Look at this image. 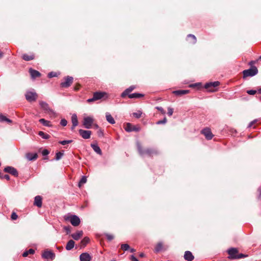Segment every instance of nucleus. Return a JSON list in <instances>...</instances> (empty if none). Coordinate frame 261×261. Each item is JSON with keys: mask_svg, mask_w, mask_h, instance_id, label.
<instances>
[{"mask_svg": "<svg viewBox=\"0 0 261 261\" xmlns=\"http://www.w3.org/2000/svg\"><path fill=\"white\" fill-rule=\"evenodd\" d=\"M137 147L139 154L141 155L146 154L149 156H152L153 155L158 154V151L154 148H147L144 149L139 142L137 143Z\"/></svg>", "mask_w": 261, "mask_h": 261, "instance_id": "nucleus-1", "label": "nucleus"}, {"mask_svg": "<svg viewBox=\"0 0 261 261\" xmlns=\"http://www.w3.org/2000/svg\"><path fill=\"white\" fill-rule=\"evenodd\" d=\"M227 252L229 254L228 258L231 259H240L247 256V255L243 253H239L238 249L236 248H231L229 249L228 250Z\"/></svg>", "mask_w": 261, "mask_h": 261, "instance_id": "nucleus-2", "label": "nucleus"}, {"mask_svg": "<svg viewBox=\"0 0 261 261\" xmlns=\"http://www.w3.org/2000/svg\"><path fill=\"white\" fill-rule=\"evenodd\" d=\"M64 219L66 221H69L73 226H77L81 222L79 217L74 215H65Z\"/></svg>", "mask_w": 261, "mask_h": 261, "instance_id": "nucleus-3", "label": "nucleus"}, {"mask_svg": "<svg viewBox=\"0 0 261 261\" xmlns=\"http://www.w3.org/2000/svg\"><path fill=\"white\" fill-rule=\"evenodd\" d=\"M258 73V69L256 66H252L250 69L244 70L243 71V78L245 79L248 76H253Z\"/></svg>", "mask_w": 261, "mask_h": 261, "instance_id": "nucleus-4", "label": "nucleus"}, {"mask_svg": "<svg viewBox=\"0 0 261 261\" xmlns=\"http://www.w3.org/2000/svg\"><path fill=\"white\" fill-rule=\"evenodd\" d=\"M220 85V82L216 81L214 82H210L206 83L204 85V88L207 89L209 92H215L216 91V88Z\"/></svg>", "mask_w": 261, "mask_h": 261, "instance_id": "nucleus-5", "label": "nucleus"}, {"mask_svg": "<svg viewBox=\"0 0 261 261\" xmlns=\"http://www.w3.org/2000/svg\"><path fill=\"white\" fill-rule=\"evenodd\" d=\"M107 93L105 92H96L93 93V96L92 98H89L87 100V102L90 103L95 101L97 100L101 99Z\"/></svg>", "mask_w": 261, "mask_h": 261, "instance_id": "nucleus-6", "label": "nucleus"}, {"mask_svg": "<svg viewBox=\"0 0 261 261\" xmlns=\"http://www.w3.org/2000/svg\"><path fill=\"white\" fill-rule=\"evenodd\" d=\"M55 256V254L53 251L48 250H45L42 253V257L47 261L54 260Z\"/></svg>", "mask_w": 261, "mask_h": 261, "instance_id": "nucleus-7", "label": "nucleus"}, {"mask_svg": "<svg viewBox=\"0 0 261 261\" xmlns=\"http://www.w3.org/2000/svg\"><path fill=\"white\" fill-rule=\"evenodd\" d=\"M25 97L29 102L35 101L38 98V94L35 92L28 91L25 94Z\"/></svg>", "mask_w": 261, "mask_h": 261, "instance_id": "nucleus-8", "label": "nucleus"}, {"mask_svg": "<svg viewBox=\"0 0 261 261\" xmlns=\"http://www.w3.org/2000/svg\"><path fill=\"white\" fill-rule=\"evenodd\" d=\"M39 105L41 108L45 112L48 114H54V112L49 107L47 103L43 101H39Z\"/></svg>", "mask_w": 261, "mask_h": 261, "instance_id": "nucleus-9", "label": "nucleus"}, {"mask_svg": "<svg viewBox=\"0 0 261 261\" xmlns=\"http://www.w3.org/2000/svg\"><path fill=\"white\" fill-rule=\"evenodd\" d=\"M201 133L203 134L207 140H211L214 137V135L212 134L211 129L208 127H205L203 128L201 131Z\"/></svg>", "mask_w": 261, "mask_h": 261, "instance_id": "nucleus-10", "label": "nucleus"}, {"mask_svg": "<svg viewBox=\"0 0 261 261\" xmlns=\"http://www.w3.org/2000/svg\"><path fill=\"white\" fill-rule=\"evenodd\" d=\"M124 129L127 132H139L140 130V127L138 126L132 125L130 123H127L124 127Z\"/></svg>", "mask_w": 261, "mask_h": 261, "instance_id": "nucleus-11", "label": "nucleus"}, {"mask_svg": "<svg viewBox=\"0 0 261 261\" xmlns=\"http://www.w3.org/2000/svg\"><path fill=\"white\" fill-rule=\"evenodd\" d=\"M93 119L91 117H86L84 118L83 125L86 128H90L92 127Z\"/></svg>", "mask_w": 261, "mask_h": 261, "instance_id": "nucleus-12", "label": "nucleus"}, {"mask_svg": "<svg viewBox=\"0 0 261 261\" xmlns=\"http://www.w3.org/2000/svg\"><path fill=\"white\" fill-rule=\"evenodd\" d=\"M4 171L5 172L11 174L15 177H17L18 175V173L17 170L15 168L11 166H7L5 167Z\"/></svg>", "mask_w": 261, "mask_h": 261, "instance_id": "nucleus-13", "label": "nucleus"}, {"mask_svg": "<svg viewBox=\"0 0 261 261\" xmlns=\"http://www.w3.org/2000/svg\"><path fill=\"white\" fill-rule=\"evenodd\" d=\"M65 82L61 83V87L63 88H68L72 83L73 79L72 77L68 76L65 79Z\"/></svg>", "mask_w": 261, "mask_h": 261, "instance_id": "nucleus-14", "label": "nucleus"}, {"mask_svg": "<svg viewBox=\"0 0 261 261\" xmlns=\"http://www.w3.org/2000/svg\"><path fill=\"white\" fill-rule=\"evenodd\" d=\"M79 132L80 136L85 139L90 138L92 133L90 130H86L82 129H79Z\"/></svg>", "mask_w": 261, "mask_h": 261, "instance_id": "nucleus-15", "label": "nucleus"}, {"mask_svg": "<svg viewBox=\"0 0 261 261\" xmlns=\"http://www.w3.org/2000/svg\"><path fill=\"white\" fill-rule=\"evenodd\" d=\"M91 256L87 252L83 253L80 256V261H90Z\"/></svg>", "mask_w": 261, "mask_h": 261, "instance_id": "nucleus-16", "label": "nucleus"}, {"mask_svg": "<svg viewBox=\"0 0 261 261\" xmlns=\"http://www.w3.org/2000/svg\"><path fill=\"white\" fill-rule=\"evenodd\" d=\"M184 258L187 261H192L194 259V256L190 251H186L185 252Z\"/></svg>", "mask_w": 261, "mask_h": 261, "instance_id": "nucleus-17", "label": "nucleus"}, {"mask_svg": "<svg viewBox=\"0 0 261 261\" xmlns=\"http://www.w3.org/2000/svg\"><path fill=\"white\" fill-rule=\"evenodd\" d=\"M29 73L33 79H35L41 76V73L39 71L32 68L29 69Z\"/></svg>", "mask_w": 261, "mask_h": 261, "instance_id": "nucleus-18", "label": "nucleus"}, {"mask_svg": "<svg viewBox=\"0 0 261 261\" xmlns=\"http://www.w3.org/2000/svg\"><path fill=\"white\" fill-rule=\"evenodd\" d=\"M42 198L40 196H37L35 197L34 205L37 206L38 207L42 206Z\"/></svg>", "mask_w": 261, "mask_h": 261, "instance_id": "nucleus-19", "label": "nucleus"}, {"mask_svg": "<svg viewBox=\"0 0 261 261\" xmlns=\"http://www.w3.org/2000/svg\"><path fill=\"white\" fill-rule=\"evenodd\" d=\"M135 86H131L129 88L125 89L121 95V96L122 97H125L126 95H128L129 93L131 92L133 90H134L135 89Z\"/></svg>", "mask_w": 261, "mask_h": 261, "instance_id": "nucleus-20", "label": "nucleus"}, {"mask_svg": "<svg viewBox=\"0 0 261 261\" xmlns=\"http://www.w3.org/2000/svg\"><path fill=\"white\" fill-rule=\"evenodd\" d=\"M71 121L72 123V125L71 127V129L73 130L76 126L78 125L79 122L77 118V116L76 114H74L71 116Z\"/></svg>", "mask_w": 261, "mask_h": 261, "instance_id": "nucleus-21", "label": "nucleus"}, {"mask_svg": "<svg viewBox=\"0 0 261 261\" xmlns=\"http://www.w3.org/2000/svg\"><path fill=\"white\" fill-rule=\"evenodd\" d=\"M189 92H190V90H179L174 91L173 92V93L177 96H181L183 95H185V94L189 93Z\"/></svg>", "mask_w": 261, "mask_h": 261, "instance_id": "nucleus-22", "label": "nucleus"}, {"mask_svg": "<svg viewBox=\"0 0 261 261\" xmlns=\"http://www.w3.org/2000/svg\"><path fill=\"white\" fill-rule=\"evenodd\" d=\"M25 157L29 161H35L38 158L37 153H27L25 154Z\"/></svg>", "mask_w": 261, "mask_h": 261, "instance_id": "nucleus-23", "label": "nucleus"}, {"mask_svg": "<svg viewBox=\"0 0 261 261\" xmlns=\"http://www.w3.org/2000/svg\"><path fill=\"white\" fill-rule=\"evenodd\" d=\"M83 235V231L80 230L71 234L72 238L75 240H79Z\"/></svg>", "mask_w": 261, "mask_h": 261, "instance_id": "nucleus-24", "label": "nucleus"}, {"mask_svg": "<svg viewBox=\"0 0 261 261\" xmlns=\"http://www.w3.org/2000/svg\"><path fill=\"white\" fill-rule=\"evenodd\" d=\"M22 58L26 61H29L34 60L35 58V56L33 54L31 55L25 54L22 55Z\"/></svg>", "mask_w": 261, "mask_h": 261, "instance_id": "nucleus-25", "label": "nucleus"}, {"mask_svg": "<svg viewBox=\"0 0 261 261\" xmlns=\"http://www.w3.org/2000/svg\"><path fill=\"white\" fill-rule=\"evenodd\" d=\"M75 242L72 240H69L66 246V249L67 250H71L74 246Z\"/></svg>", "mask_w": 261, "mask_h": 261, "instance_id": "nucleus-26", "label": "nucleus"}, {"mask_svg": "<svg viewBox=\"0 0 261 261\" xmlns=\"http://www.w3.org/2000/svg\"><path fill=\"white\" fill-rule=\"evenodd\" d=\"M90 241V239L88 237H85L80 242V247L81 248H84L85 247L86 245L89 243Z\"/></svg>", "mask_w": 261, "mask_h": 261, "instance_id": "nucleus-27", "label": "nucleus"}, {"mask_svg": "<svg viewBox=\"0 0 261 261\" xmlns=\"http://www.w3.org/2000/svg\"><path fill=\"white\" fill-rule=\"evenodd\" d=\"M0 122H6L8 123H12V121L10 119L7 118L5 116L3 115L2 114H0Z\"/></svg>", "mask_w": 261, "mask_h": 261, "instance_id": "nucleus-28", "label": "nucleus"}, {"mask_svg": "<svg viewBox=\"0 0 261 261\" xmlns=\"http://www.w3.org/2000/svg\"><path fill=\"white\" fill-rule=\"evenodd\" d=\"M91 146L97 153L100 155L102 154V151L100 148L97 144H91Z\"/></svg>", "mask_w": 261, "mask_h": 261, "instance_id": "nucleus-29", "label": "nucleus"}, {"mask_svg": "<svg viewBox=\"0 0 261 261\" xmlns=\"http://www.w3.org/2000/svg\"><path fill=\"white\" fill-rule=\"evenodd\" d=\"M106 119L108 122H109L110 124H113L115 123V121L113 118V117L112 116V115L107 113H106Z\"/></svg>", "mask_w": 261, "mask_h": 261, "instance_id": "nucleus-30", "label": "nucleus"}, {"mask_svg": "<svg viewBox=\"0 0 261 261\" xmlns=\"http://www.w3.org/2000/svg\"><path fill=\"white\" fill-rule=\"evenodd\" d=\"M144 94L141 93H133L128 95V97L129 98H139L143 97L144 96Z\"/></svg>", "mask_w": 261, "mask_h": 261, "instance_id": "nucleus-31", "label": "nucleus"}, {"mask_svg": "<svg viewBox=\"0 0 261 261\" xmlns=\"http://www.w3.org/2000/svg\"><path fill=\"white\" fill-rule=\"evenodd\" d=\"M39 121L44 126L49 127L51 126V122L45 119L41 118L39 120Z\"/></svg>", "mask_w": 261, "mask_h": 261, "instance_id": "nucleus-32", "label": "nucleus"}, {"mask_svg": "<svg viewBox=\"0 0 261 261\" xmlns=\"http://www.w3.org/2000/svg\"><path fill=\"white\" fill-rule=\"evenodd\" d=\"M187 38H191V41L190 42V43H191V44H194L196 43L197 42V39H196V37H195V35H192V34H189L188 36H187Z\"/></svg>", "mask_w": 261, "mask_h": 261, "instance_id": "nucleus-33", "label": "nucleus"}, {"mask_svg": "<svg viewBox=\"0 0 261 261\" xmlns=\"http://www.w3.org/2000/svg\"><path fill=\"white\" fill-rule=\"evenodd\" d=\"M163 246L162 243H158L154 248L155 252H159L161 251L163 249Z\"/></svg>", "mask_w": 261, "mask_h": 261, "instance_id": "nucleus-34", "label": "nucleus"}, {"mask_svg": "<svg viewBox=\"0 0 261 261\" xmlns=\"http://www.w3.org/2000/svg\"><path fill=\"white\" fill-rule=\"evenodd\" d=\"M35 253V250L33 249H30L29 250L24 251L22 254L23 257H27L29 254H33Z\"/></svg>", "mask_w": 261, "mask_h": 261, "instance_id": "nucleus-35", "label": "nucleus"}, {"mask_svg": "<svg viewBox=\"0 0 261 261\" xmlns=\"http://www.w3.org/2000/svg\"><path fill=\"white\" fill-rule=\"evenodd\" d=\"M87 181V177L85 176H82L80 181L79 182L78 186L80 188L81 187L83 184H85Z\"/></svg>", "mask_w": 261, "mask_h": 261, "instance_id": "nucleus-36", "label": "nucleus"}, {"mask_svg": "<svg viewBox=\"0 0 261 261\" xmlns=\"http://www.w3.org/2000/svg\"><path fill=\"white\" fill-rule=\"evenodd\" d=\"M38 135L45 139H48L50 138V136L49 135L45 134L42 131L39 132Z\"/></svg>", "mask_w": 261, "mask_h": 261, "instance_id": "nucleus-37", "label": "nucleus"}, {"mask_svg": "<svg viewBox=\"0 0 261 261\" xmlns=\"http://www.w3.org/2000/svg\"><path fill=\"white\" fill-rule=\"evenodd\" d=\"M121 248L124 251H126L130 249V247L127 244H122L121 245Z\"/></svg>", "mask_w": 261, "mask_h": 261, "instance_id": "nucleus-38", "label": "nucleus"}, {"mask_svg": "<svg viewBox=\"0 0 261 261\" xmlns=\"http://www.w3.org/2000/svg\"><path fill=\"white\" fill-rule=\"evenodd\" d=\"M142 113L140 111H138L137 112L133 113V115L134 117L137 118H139L141 117Z\"/></svg>", "mask_w": 261, "mask_h": 261, "instance_id": "nucleus-39", "label": "nucleus"}, {"mask_svg": "<svg viewBox=\"0 0 261 261\" xmlns=\"http://www.w3.org/2000/svg\"><path fill=\"white\" fill-rule=\"evenodd\" d=\"M64 153L62 152H58L56 154V160H59L63 156Z\"/></svg>", "mask_w": 261, "mask_h": 261, "instance_id": "nucleus-40", "label": "nucleus"}, {"mask_svg": "<svg viewBox=\"0 0 261 261\" xmlns=\"http://www.w3.org/2000/svg\"><path fill=\"white\" fill-rule=\"evenodd\" d=\"M11 218L12 220H15L18 218V215L15 212H12L11 216Z\"/></svg>", "mask_w": 261, "mask_h": 261, "instance_id": "nucleus-41", "label": "nucleus"}, {"mask_svg": "<svg viewBox=\"0 0 261 261\" xmlns=\"http://www.w3.org/2000/svg\"><path fill=\"white\" fill-rule=\"evenodd\" d=\"M57 76V74L55 72H50L48 74V77L49 78L56 77Z\"/></svg>", "mask_w": 261, "mask_h": 261, "instance_id": "nucleus-42", "label": "nucleus"}, {"mask_svg": "<svg viewBox=\"0 0 261 261\" xmlns=\"http://www.w3.org/2000/svg\"><path fill=\"white\" fill-rule=\"evenodd\" d=\"M60 124L63 126H65L67 124V121L65 119H62L61 120Z\"/></svg>", "mask_w": 261, "mask_h": 261, "instance_id": "nucleus-43", "label": "nucleus"}, {"mask_svg": "<svg viewBox=\"0 0 261 261\" xmlns=\"http://www.w3.org/2000/svg\"><path fill=\"white\" fill-rule=\"evenodd\" d=\"M167 122V119L166 117H165L163 120H159L156 122L157 124H164L166 123Z\"/></svg>", "mask_w": 261, "mask_h": 261, "instance_id": "nucleus-44", "label": "nucleus"}, {"mask_svg": "<svg viewBox=\"0 0 261 261\" xmlns=\"http://www.w3.org/2000/svg\"><path fill=\"white\" fill-rule=\"evenodd\" d=\"M64 229L66 231L67 234H69L71 231V227L70 226H65Z\"/></svg>", "mask_w": 261, "mask_h": 261, "instance_id": "nucleus-45", "label": "nucleus"}, {"mask_svg": "<svg viewBox=\"0 0 261 261\" xmlns=\"http://www.w3.org/2000/svg\"><path fill=\"white\" fill-rule=\"evenodd\" d=\"M173 109L171 108H168V114L169 116H171L173 114Z\"/></svg>", "mask_w": 261, "mask_h": 261, "instance_id": "nucleus-46", "label": "nucleus"}, {"mask_svg": "<svg viewBox=\"0 0 261 261\" xmlns=\"http://www.w3.org/2000/svg\"><path fill=\"white\" fill-rule=\"evenodd\" d=\"M247 93L250 95H254L256 93V91L253 90H247Z\"/></svg>", "mask_w": 261, "mask_h": 261, "instance_id": "nucleus-47", "label": "nucleus"}, {"mask_svg": "<svg viewBox=\"0 0 261 261\" xmlns=\"http://www.w3.org/2000/svg\"><path fill=\"white\" fill-rule=\"evenodd\" d=\"M156 108L159 111H160L162 113V114H164V115L165 114L166 112H165V111L163 109V108H162V107H157Z\"/></svg>", "mask_w": 261, "mask_h": 261, "instance_id": "nucleus-48", "label": "nucleus"}, {"mask_svg": "<svg viewBox=\"0 0 261 261\" xmlns=\"http://www.w3.org/2000/svg\"><path fill=\"white\" fill-rule=\"evenodd\" d=\"M49 153V152L47 149H44L42 152V154L44 156L48 155Z\"/></svg>", "mask_w": 261, "mask_h": 261, "instance_id": "nucleus-49", "label": "nucleus"}, {"mask_svg": "<svg viewBox=\"0 0 261 261\" xmlns=\"http://www.w3.org/2000/svg\"><path fill=\"white\" fill-rule=\"evenodd\" d=\"M107 238L109 240L111 241L114 239V236L113 235L108 234H107Z\"/></svg>", "mask_w": 261, "mask_h": 261, "instance_id": "nucleus-50", "label": "nucleus"}, {"mask_svg": "<svg viewBox=\"0 0 261 261\" xmlns=\"http://www.w3.org/2000/svg\"><path fill=\"white\" fill-rule=\"evenodd\" d=\"M81 87V85L80 84H77L74 87V90L78 91Z\"/></svg>", "mask_w": 261, "mask_h": 261, "instance_id": "nucleus-51", "label": "nucleus"}, {"mask_svg": "<svg viewBox=\"0 0 261 261\" xmlns=\"http://www.w3.org/2000/svg\"><path fill=\"white\" fill-rule=\"evenodd\" d=\"M201 85V84L200 83H196V84H191L190 85V87H196L197 86H200Z\"/></svg>", "mask_w": 261, "mask_h": 261, "instance_id": "nucleus-52", "label": "nucleus"}, {"mask_svg": "<svg viewBox=\"0 0 261 261\" xmlns=\"http://www.w3.org/2000/svg\"><path fill=\"white\" fill-rule=\"evenodd\" d=\"M3 178H5L7 179V180H10V176L8 174H5L4 176H3Z\"/></svg>", "mask_w": 261, "mask_h": 261, "instance_id": "nucleus-53", "label": "nucleus"}, {"mask_svg": "<svg viewBox=\"0 0 261 261\" xmlns=\"http://www.w3.org/2000/svg\"><path fill=\"white\" fill-rule=\"evenodd\" d=\"M59 143L63 145L67 144V140L61 141H60Z\"/></svg>", "mask_w": 261, "mask_h": 261, "instance_id": "nucleus-54", "label": "nucleus"}, {"mask_svg": "<svg viewBox=\"0 0 261 261\" xmlns=\"http://www.w3.org/2000/svg\"><path fill=\"white\" fill-rule=\"evenodd\" d=\"M130 259L132 261H139L133 255L131 256Z\"/></svg>", "mask_w": 261, "mask_h": 261, "instance_id": "nucleus-55", "label": "nucleus"}, {"mask_svg": "<svg viewBox=\"0 0 261 261\" xmlns=\"http://www.w3.org/2000/svg\"><path fill=\"white\" fill-rule=\"evenodd\" d=\"M256 63V61H251L249 63V65L251 66V67L252 66H254L253 65Z\"/></svg>", "mask_w": 261, "mask_h": 261, "instance_id": "nucleus-56", "label": "nucleus"}, {"mask_svg": "<svg viewBox=\"0 0 261 261\" xmlns=\"http://www.w3.org/2000/svg\"><path fill=\"white\" fill-rule=\"evenodd\" d=\"M97 134L99 136H103V133L102 132V130L101 129H99L98 132H97Z\"/></svg>", "mask_w": 261, "mask_h": 261, "instance_id": "nucleus-57", "label": "nucleus"}, {"mask_svg": "<svg viewBox=\"0 0 261 261\" xmlns=\"http://www.w3.org/2000/svg\"><path fill=\"white\" fill-rule=\"evenodd\" d=\"M255 122V121H252L251 122H250V123L249 124V127H251Z\"/></svg>", "mask_w": 261, "mask_h": 261, "instance_id": "nucleus-58", "label": "nucleus"}, {"mask_svg": "<svg viewBox=\"0 0 261 261\" xmlns=\"http://www.w3.org/2000/svg\"><path fill=\"white\" fill-rule=\"evenodd\" d=\"M93 127L95 129H98L99 128V126L97 124H93Z\"/></svg>", "mask_w": 261, "mask_h": 261, "instance_id": "nucleus-59", "label": "nucleus"}, {"mask_svg": "<svg viewBox=\"0 0 261 261\" xmlns=\"http://www.w3.org/2000/svg\"><path fill=\"white\" fill-rule=\"evenodd\" d=\"M140 257H143L145 256V254L143 253H141L139 255Z\"/></svg>", "mask_w": 261, "mask_h": 261, "instance_id": "nucleus-60", "label": "nucleus"}, {"mask_svg": "<svg viewBox=\"0 0 261 261\" xmlns=\"http://www.w3.org/2000/svg\"><path fill=\"white\" fill-rule=\"evenodd\" d=\"M3 53L0 51V59L2 58L3 57Z\"/></svg>", "mask_w": 261, "mask_h": 261, "instance_id": "nucleus-61", "label": "nucleus"}, {"mask_svg": "<svg viewBox=\"0 0 261 261\" xmlns=\"http://www.w3.org/2000/svg\"><path fill=\"white\" fill-rule=\"evenodd\" d=\"M72 142H73V140H67V144L71 143Z\"/></svg>", "mask_w": 261, "mask_h": 261, "instance_id": "nucleus-62", "label": "nucleus"}, {"mask_svg": "<svg viewBox=\"0 0 261 261\" xmlns=\"http://www.w3.org/2000/svg\"><path fill=\"white\" fill-rule=\"evenodd\" d=\"M130 249V251L131 252H135V251H136V250H135V249H133V248H130V249Z\"/></svg>", "mask_w": 261, "mask_h": 261, "instance_id": "nucleus-63", "label": "nucleus"}, {"mask_svg": "<svg viewBox=\"0 0 261 261\" xmlns=\"http://www.w3.org/2000/svg\"><path fill=\"white\" fill-rule=\"evenodd\" d=\"M258 93H260V94H261V88H260V89L258 90Z\"/></svg>", "mask_w": 261, "mask_h": 261, "instance_id": "nucleus-64", "label": "nucleus"}]
</instances>
